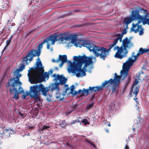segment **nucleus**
I'll return each mask as SVG.
<instances>
[{
  "label": "nucleus",
  "mask_w": 149,
  "mask_h": 149,
  "mask_svg": "<svg viewBox=\"0 0 149 149\" xmlns=\"http://www.w3.org/2000/svg\"><path fill=\"white\" fill-rule=\"evenodd\" d=\"M24 92V90L23 88L21 87H19V91L18 92L19 94H22Z\"/></svg>",
  "instance_id": "393cba45"
},
{
  "label": "nucleus",
  "mask_w": 149,
  "mask_h": 149,
  "mask_svg": "<svg viewBox=\"0 0 149 149\" xmlns=\"http://www.w3.org/2000/svg\"><path fill=\"white\" fill-rule=\"evenodd\" d=\"M115 77L114 79H110L109 80L105 81L103 83L102 85L100 86H97L95 87H89L90 89L91 90V92L93 91L95 92L97 91L103 89V88L106 85H107V86H109L112 84H113L114 86H117L119 82L120 78L124 79L123 77H121L117 76L116 73L115 74Z\"/></svg>",
  "instance_id": "1a4fd4ad"
},
{
  "label": "nucleus",
  "mask_w": 149,
  "mask_h": 149,
  "mask_svg": "<svg viewBox=\"0 0 149 149\" xmlns=\"http://www.w3.org/2000/svg\"><path fill=\"white\" fill-rule=\"evenodd\" d=\"M49 127V126H44L42 127L41 130L42 131L44 130H47L48 128Z\"/></svg>",
  "instance_id": "4be33fe9"
},
{
  "label": "nucleus",
  "mask_w": 149,
  "mask_h": 149,
  "mask_svg": "<svg viewBox=\"0 0 149 149\" xmlns=\"http://www.w3.org/2000/svg\"><path fill=\"white\" fill-rule=\"evenodd\" d=\"M31 87H30V91L29 93L27 91H26L25 93H23V94L22 95V97L23 99H25L26 96H27L28 95H29L31 97H32L30 95V92H31ZM34 98L36 99L34 97Z\"/></svg>",
  "instance_id": "a211bd4d"
},
{
  "label": "nucleus",
  "mask_w": 149,
  "mask_h": 149,
  "mask_svg": "<svg viewBox=\"0 0 149 149\" xmlns=\"http://www.w3.org/2000/svg\"><path fill=\"white\" fill-rule=\"evenodd\" d=\"M137 98L136 97L135 98H134V100H137Z\"/></svg>",
  "instance_id": "7c9ffc66"
},
{
  "label": "nucleus",
  "mask_w": 149,
  "mask_h": 149,
  "mask_svg": "<svg viewBox=\"0 0 149 149\" xmlns=\"http://www.w3.org/2000/svg\"><path fill=\"white\" fill-rule=\"evenodd\" d=\"M36 66L35 68L36 72H31L28 70V76L29 81L31 84H36L41 82L48 79L49 77V74L46 72L43 73L44 71L43 67L40 59L38 58L36 63Z\"/></svg>",
  "instance_id": "20e7f679"
},
{
  "label": "nucleus",
  "mask_w": 149,
  "mask_h": 149,
  "mask_svg": "<svg viewBox=\"0 0 149 149\" xmlns=\"http://www.w3.org/2000/svg\"><path fill=\"white\" fill-rule=\"evenodd\" d=\"M73 58L74 61L72 62L70 61L67 60V56L66 55H59L57 60H55L53 59L52 61L57 63L61 61V63L59 64L61 68L64 63L67 62L68 65L67 70L68 72L74 73L77 77H79L85 76V72L87 71L86 68L96 61L95 57L92 56L89 57L85 56H74Z\"/></svg>",
  "instance_id": "f257e3e1"
},
{
  "label": "nucleus",
  "mask_w": 149,
  "mask_h": 149,
  "mask_svg": "<svg viewBox=\"0 0 149 149\" xmlns=\"http://www.w3.org/2000/svg\"><path fill=\"white\" fill-rule=\"evenodd\" d=\"M74 122H73V123H72V124H74Z\"/></svg>",
  "instance_id": "58836bf2"
},
{
  "label": "nucleus",
  "mask_w": 149,
  "mask_h": 149,
  "mask_svg": "<svg viewBox=\"0 0 149 149\" xmlns=\"http://www.w3.org/2000/svg\"><path fill=\"white\" fill-rule=\"evenodd\" d=\"M90 91H91V90L89 88L88 89H85V88H84L83 90H79L78 91V94H81V95L83 96L84 94L88 95Z\"/></svg>",
  "instance_id": "4468645a"
},
{
  "label": "nucleus",
  "mask_w": 149,
  "mask_h": 149,
  "mask_svg": "<svg viewBox=\"0 0 149 149\" xmlns=\"http://www.w3.org/2000/svg\"><path fill=\"white\" fill-rule=\"evenodd\" d=\"M57 41V36L56 35H51L49 37L46 38L41 43L39 44L38 47V49L35 50H31L28 53V55L24 58V60L26 61L28 59L27 57H29V59L31 61L33 59V57L38 56H39L40 54L41 49L42 48L43 45L46 42L47 43V49H50L51 52L52 51L53 48L52 47L49 48V46L51 45H54L55 42Z\"/></svg>",
  "instance_id": "423d86ee"
},
{
  "label": "nucleus",
  "mask_w": 149,
  "mask_h": 149,
  "mask_svg": "<svg viewBox=\"0 0 149 149\" xmlns=\"http://www.w3.org/2000/svg\"><path fill=\"white\" fill-rule=\"evenodd\" d=\"M133 130H134V128H133Z\"/></svg>",
  "instance_id": "ea45409f"
},
{
  "label": "nucleus",
  "mask_w": 149,
  "mask_h": 149,
  "mask_svg": "<svg viewBox=\"0 0 149 149\" xmlns=\"http://www.w3.org/2000/svg\"><path fill=\"white\" fill-rule=\"evenodd\" d=\"M50 73L51 74H52V72H53V71L52 70H50Z\"/></svg>",
  "instance_id": "c85d7f7f"
},
{
  "label": "nucleus",
  "mask_w": 149,
  "mask_h": 149,
  "mask_svg": "<svg viewBox=\"0 0 149 149\" xmlns=\"http://www.w3.org/2000/svg\"><path fill=\"white\" fill-rule=\"evenodd\" d=\"M90 73L91 72V70H89L88 71Z\"/></svg>",
  "instance_id": "72a5a7b5"
},
{
  "label": "nucleus",
  "mask_w": 149,
  "mask_h": 149,
  "mask_svg": "<svg viewBox=\"0 0 149 149\" xmlns=\"http://www.w3.org/2000/svg\"><path fill=\"white\" fill-rule=\"evenodd\" d=\"M63 97L64 95L62 93H60L58 92L56 94V97L60 100H62L63 98Z\"/></svg>",
  "instance_id": "f3484780"
},
{
  "label": "nucleus",
  "mask_w": 149,
  "mask_h": 149,
  "mask_svg": "<svg viewBox=\"0 0 149 149\" xmlns=\"http://www.w3.org/2000/svg\"><path fill=\"white\" fill-rule=\"evenodd\" d=\"M71 40L72 43L74 44V45L76 47H81L82 46L86 47L90 52H92L95 55V45L77 39V35H74L67 36L65 34H63L61 35L60 38L58 39V41L63 44L66 43L67 41Z\"/></svg>",
  "instance_id": "39448f33"
},
{
  "label": "nucleus",
  "mask_w": 149,
  "mask_h": 149,
  "mask_svg": "<svg viewBox=\"0 0 149 149\" xmlns=\"http://www.w3.org/2000/svg\"><path fill=\"white\" fill-rule=\"evenodd\" d=\"M3 2L5 3L4 5L2 6L3 10H7L8 8L9 3L7 0H3Z\"/></svg>",
  "instance_id": "dca6fc26"
},
{
  "label": "nucleus",
  "mask_w": 149,
  "mask_h": 149,
  "mask_svg": "<svg viewBox=\"0 0 149 149\" xmlns=\"http://www.w3.org/2000/svg\"><path fill=\"white\" fill-rule=\"evenodd\" d=\"M107 132H108V131L107 130Z\"/></svg>",
  "instance_id": "4c0bfd02"
},
{
  "label": "nucleus",
  "mask_w": 149,
  "mask_h": 149,
  "mask_svg": "<svg viewBox=\"0 0 149 149\" xmlns=\"http://www.w3.org/2000/svg\"><path fill=\"white\" fill-rule=\"evenodd\" d=\"M71 89H70V93L71 94L73 95H76L77 94H78V91H74V86L73 85H72L71 86Z\"/></svg>",
  "instance_id": "6ab92c4d"
},
{
  "label": "nucleus",
  "mask_w": 149,
  "mask_h": 149,
  "mask_svg": "<svg viewBox=\"0 0 149 149\" xmlns=\"http://www.w3.org/2000/svg\"><path fill=\"white\" fill-rule=\"evenodd\" d=\"M77 122V121H75V123H76V122Z\"/></svg>",
  "instance_id": "e433bc0d"
},
{
  "label": "nucleus",
  "mask_w": 149,
  "mask_h": 149,
  "mask_svg": "<svg viewBox=\"0 0 149 149\" xmlns=\"http://www.w3.org/2000/svg\"><path fill=\"white\" fill-rule=\"evenodd\" d=\"M86 141L89 143V144H90L94 148H96V146L92 142H91L90 141L87 140H86Z\"/></svg>",
  "instance_id": "5701e85b"
},
{
  "label": "nucleus",
  "mask_w": 149,
  "mask_h": 149,
  "mask_svg": "<svg viewBox=\"0 0 149 149\" xmlns=\"http://www.w3.org/2000/svg\"><path fill=\"white\" fill-rule=\"evenodd\" d=\"M59 125L61 126L62 127H63L65 126L66 125V124L65 123V120L62 121V123H61L59 124Z\"/></svg>",
  "instance_id": "a878e982"
},
{
  "label": "nucleus",
  "mask_w": 149,
  "mask_h": 149,
  "mask_svg": "<svg viewBox=\"0 0 149 149\" xmlns=\"http://www.w3.org/2000/svg\"><path fill=\"white\" fill-rule=\"evenodd\" d=\"M82 122L84 123V125H86L87 124H89L90 123L88 122L87 120L86 119H84L82 120Z\"/></svg>",
  "instance_id": "412c9836"
},
{
  "label": "nucleus",
  "mask_w": 149,
  "mask_h": 149,
  "mask_svg": "<svg viewBox=\"0 0 149 149\" xmlns=\"http://www.w3.org/2000/svg\"><path fill=\"white\" fill-rule=\"evenodd\" d=\"M129 148L127 145H126L125 146L124 149H129Z\"/></svg>",
  "instance_id": "cd10ccee"
},
{
  "label": "nucleus",
  "mask_w": 149,
  "mask_h": 149,
  "mask_svg": "<svg viewBox=\"0 0 149 149\" xmlns=\"http://www.w3.org/2000/svg\"><path fill=\"white\" fill-rule=\"evenodd\" d=\"M19 115L21 116H22L23 115V114L22 113H19Z\"/></svg>",
  "instance_id": "c756f323"
},
{
  "label": "nucleus",
  "mask_w": 149,
  "mask_h": 149,
  "mask_svg": "<svg viewBox=\"0 0 149 149\" xmlns=\"http://www.w3.org/2000/svg\"><path fill=\"white\" fill-rule=\"evenodd\" d=\"M52 76L54 78V80L56 82L52 84L48 87H45L44 86L41 84L31 86V96L34 97L36 100H38L40 99V92L41 91L42 95L46 97L47 100L48 102H50L52 100V95L47 94L48 91L50 90L52 91L54 90H56L58 91H59V84H64L67 81V79L63 75H59L58 74H54Z\"/></svg>",
  "instance_id": "f03ea898"
},
{
  "label": "nucleus",
  "mask_w": 149,
  "mask_h": 149,
  "mask_svg": "<svg viewBox=\"0 0 149 149\" xmlns=\"http://www.w3.org/2000/svg\"><path fill=\"white\" fill-rule=\"evenodd\" d=\"M122 42V43L120 47H115L113 49L114 50H117L114 57L120 59L126 57L128 52L127 49H130L133 46V43L131 40L127 37L123 39Z\"/></svg>",
  "instance_id": "6e6552de"
},
{
  "label": "nucleus",
  "mask_w": 149,
  "mask_h": 149,
  "mask_svg": "<svg viewBox=\"0 0 149 149\" xmlns=\"http://www.w3.org/2000/svg\"><path fill=\"white\" fill-rule=\"evenodd\" d=\"M136 102L137 104H138V102L137 101H136Z\"/></svg>",
  "instance_id": "f704fd0d"
},
{
  "label": "nucleus",
  "mask_w": 149,
  "mask_h": 149,
  "mask_svg": "<svg viewBox=\"0 0 149 149\" xmlns=\"http://www.w3.org/2000/svg\"><path fill=\"white\" fill-rule=\"evenodd\" d=\"M126 33V30L124 31L121 33L116 34L114 37L116 38L113 43L110 45L109 49H107L103 47H100L95 45V55L96 57L100 56V57L103 60H105V58L109 54L110 49L117 43L118 41L119 40L120 42H122V38L124 34Z\"/></svg>",
  "instance_id": "0eeeda50"
},
{
  "label": "nucleus",
  "mask_w": 149,
  "mask_h": 149,
  "mask_svg": "<svg viewBox=\"0 0 149 149\" xmlns=\"http://www.w3.org/2000/svg\"><path fill=\"white\" fill-rule=\"evenodd\" d=\"M114 91H115V89L114 88H113V92H114Z\"/></svg>",
  "instance_id": "2f4dec72"
},
{
  "label": "nucleus",
  "mask_w": 149,
  "mask_h": 149,
  "mask_svg": "<svg viewBox=\"0 0 149 149\" xmlns=\"http://www.w3.org/2000/svg\"><path fill=\"white\" fill-rule=\"evenodd\" d=\"M22 83L20 81L19 78L15 79V78H11L6 84L7 87H10V91L11 94H13V91L14 92V96L13 98L18 99L19 98L18 94L19 93L17 90V88L16 86L18 85H21Z\"/></svg>",
  "instance_id": "9d476101"
},
{
  "label": "nucleus",
  "mask_w": 149,
  "mask_h": 149,
  "mask_svg": "<svg viewBox=\"0 0 149 149\" xmlns=\"http://www.w3.org/2000/svg\"><path fill=\"white\" fill-rule=\"evenodd\" d=\"M108 126H111V125H110V124H109L108 125Z\"/></svg>",
  "instance_id": "473e14b6"
},
{
  "label": "nucleus",
  "mask_w": 149,
  "mask_h": 149,
  "mask_svg": "<svg viewBox=\"0 0 149 149\" xmlns=\"http://www.w3.org/2000/svg\"><path fill=\"white\" fill-rule=\"evenodd\" d=\"M4 134H6L7 136H8V134H9V136H10V134H14V131H13V130L9 129H5L4 130L3 132Z\"/></svg>",
  "instance_id": "2eb2a0df"
},
{
  "label": "nucleus",
  "mask_w": 149,
  "mask_h": 149,
  "mask_svg": "<svg viewBox=\"0 0 149 149\" xmlns=\"http://www.w3.org/2000/svg\"><path fill=\"white\" fill-rule=\"evenodd\" d=\"M77 122H79V121L78 120V121H77Z\"/></svg>",
  "instance_id": "c9c22d12"
},
{
  "label": "nucleus",
  "mask_w": 149,
  "mask_h": 149,
  "mask_svg": "<svg viewBox=\"0 0 149 149\" xmlns=\"http://www.w3.org/2000/svg\"><path fill=\"white\" fill-rule=\"evenodd\" d=\"M93 103H91L88 104L87 106V109L88 110L89 109L93 106Z\"/></svg>",
  "instance_id": "bb28decb"
},
{
  "label": "nucleus",
  "mask_w": 149,
  "mask_h": 149,
  "mask_svg": "<svg viewBox=\"0 0 149 149\" xmlns=\"http://www.w3.org/2000/svg\"><path fill=\"white\" fill-rule=\"evenodd\" d=\"M141 79L140 77H136L134 78V80L133 82V83L131 87V89L130 91V94L132 95H135L136 97L139 91V86H135L138 83L139 80Z\"/></svg>",
  "instance_id": "f8f14e48"
},
{
  "label": "nucleus",
  "mask_w": 149,
  "mask_h": 149,
  "mask_svg": "<svg viewBox=\"0 0 149 149\" xmlns=\"http://www.w3.org/2000/svg\"><path fill=\"white\" fill-rule=\"evenodd\" d=\"M86 141L89 143V144H90L94 148H96V146L92 142H91L90 141L87 140H86Z\"/></svg>",
  "instance_id": "b1692460"
},
{
  "label": "nucleus",
  "mask_w": 149,
  "mask_h": 149,
  "mask_svg": "<svg viewBox=\"0 0 149 149\" xmlns=\"http://www.w3.org/2000/svg\"><path fill=\"white\" fill-rule=\"evenodd\" d=\"M133 10L132 11L131 14L130 16L129 17H125L124 19V23L125 24V26L126 28L128 29V25L131 23L134 20H137L136 18H134V16L133 15Z\"/></svg>",
  "instance_id": "ddd939ff"
},
{
  "label": "nucleus",
  "mask_w": 149,
  "mask_h": 149,
  "mask_svg": "<svg viewBox=\"0 0 149 149\" xmlns=\"http://www.w3.org/2000/svg\"><path fill=\"white\" fill-rule=\"evenodd\" d=\"M133 15L138 21L135 24H132V30L135 33L139 32V35H142L144 33V29L139 24L142 22L143 24H147L149 25V13L146 10L140 8L137 10H133Z\"/></svg>",
  "instance_id": "7ed1b4c3"
},
{
  "label": "nucleus",
  "mask_w": 149,
  "mask_h": 149,
  "mask_svg": "<svg viewBox=\"0 0 149 149\" xmlns=\"http://www.w3.org/2000/svg\"><path fill=\"white\" fill-rule=\"evenodd\" d=\"M28 55V54L25 57H24L23 59V63H22L21 65V66L19 67V69H16V70H15L13 72L14 75L15 76H16V77L15 78V79H17V78H19V77H20L21 76V75L20 74H19V72L22 71L24 68H25V65L24 64L26 63V64H28L29 62H30L33 59L30 61L29 59V57H27L28 59L26 61L24 60V58H26L27 56Z\"/></svg>",
  "instance_id": "9b49d317"
},
{
  "label": "nucleus",
  "mask_w": 149,
  "mask_h": 149,
  "mask_svg": "<svg viewBox=\"0 0 149 149\" xmlns=\"http://www.w3.org/2000/svg\"><path fill=\"white\" fill-rule=\"evenodd\" d=\"M56 69H58V68H56Z\"/></svg>",
  "instance_id": "a19ab883"
},
{
  "label": "nucleus",
  "mask_w": 149,
  "mask_h": 149,
  "mask_svg": "<svg viewBox=\"0 0 149 149\" xmlns=\"http://www.w3.org/2000/svg\"><path fill=\"white\" fill-rule=\"evenodd\" d=\"M10 41H11V40L10 39L6 41V46L4 48L3 50L1 52L2 53L6 49V48L10 45Z\"/></svg>",
  "instance_id": "aec40b11"
}]
</instances>
